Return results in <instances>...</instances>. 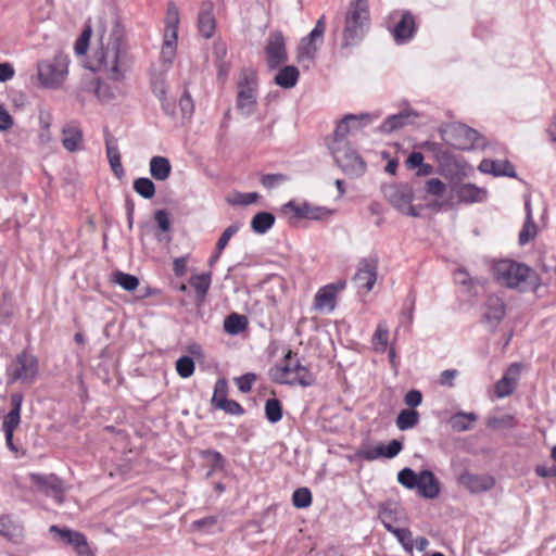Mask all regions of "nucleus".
<instances>
[{
  "label": "nucleus",
  "mask_w": 556,
  "mask_h": 556,
  "mask_svg": "<svg viewBox=\"0 0 556 556\" xmlns=\"http://www.w3.org/2000/svg\"><path fill=\"white\" fill-rule=\"evenodd\" d=\"M525 211L526 218L518 238L520 245H526L527 243H529L531 240L535 238L538 232L536 225L533 222L532 206L529 195L525 198Z\"/></svg>",
  "instance_id": "obj_27"
},
{
  "label": "nucleus",
  "mask_w": 556,
  "mask_h": 556,
  "mask_svg": "<svg viewBox=\"0 0 556 556\" xmlns=\"http://www.w3.org/2000/svg\"><path fill=\"white\" fill-rule=\"evenodd\" d=\"M257 377L253 372H247L238 378H236V384L240 392L249 393L252 390L253 383L256 381Z\"/></svg>",
  "instance_id": "obj_59"
},
{
  "label": "nucleus",
  "mask_w": 556,
  "mask_h": 556,
  "mask_svg": "<svg viewBox=\"0 0 556 556\" xmlns=\"http://www.w3.org/2000/svg\"><path fill=\"white\" fill-rule=\"evenodd\" d=\"M179 108L184 117L190 118L194 111L193 100L190 93L185 90L179 99Z\"/></svg>",
  "instance_id": "obj_60"
},
{
  "label": "nucleus",
  "mask_w": 556,
  "mask_h": 556,
  "mask_svg": "<svg viewBox=\"0 0 556 556\" xmlns=\"http://www.w3.org/2000/svg\"><path fill=\"white\" fill-rule=\"evenodd\" d=\"M488 427L494 430L511 429L517 426L515 417L510 414L493 416L488 419Z\"/></svg>",
  "instance_id": "obj_43"
},
{
  "label": "nucleus",
  "mask_w": 556,
  "mask_h": 556,
  "mask_svg": "<svg viewBox=\"0 0 556 556\" xmlns=\"http://www.w3.org/2000/svg\"><path fill=\"white\" fill-rule=\"evenodd\" d=\"M300 384L302 387H311L315 383V377L312 371L303 364L298 367L296 371L291 378L289 384Z\"/></svg>",
  "instance_id": "obj_45"
},
{
  "label": "nucleus",
  "mask_w": 556,
  "mask_h": 556,
  "mask_svg": "<svg viewBox=\"0 0 556 556\" xmlns=\"http://www.w3.org/2000/svg\"><path fill=\"white\" fill-rule=\"evenodd\" d=\"M520 372L521 366L519 364L515 363L509 366L506 374L495 384L497 397H506L515 391Z\"/></svg>",
  "instance_id": "obj_19"
},
{
  "label": "nucleus",
  "mask_w": 556,
  "mask_h": 556,
  "mask_svg": "<svg viewBox=\"0 0 556 556\" xmlns=\"http://www.w3.org/2000/svg\"><path fill=\"white\" fill-rule=\"evenodd\" d=\"M299 76L300 72L295 66L287 65L279 70L274 80L278 86L285 89H290L296 85Z\"/></svg>",
  "instance_id": "obj_33"
},
{
  "label": "nucleus",
  "mask_w": 556,
  "mask_h": 556,
  "mask_svg": "<svg viewBox=\"0 0 556 556\" xmlns=\"http://www.w3.org/2000/svg\"><path fill=\"white\" fill-rule=\"evenodd\" d=\"M212 280L211 273L193 275L189 279L190 286L195 290L197 296L203 300L210 289Z\"/></svg>",
  "instance_id": "obj_39"
},
{
  "label": "nucleus",
  "mask_w": 556,
  "mask_h": 556,
  "mask_svg": "<svg viewBox=\"0 0 556 556\" xmlns=\"http://www.w3.org/2000/svg\"><path fill=\"white\" fill-rule=\"evenodd\" d=\"M382 444H378L375 447H363L357 452V456L369 462L382 457Z\"/></svg>",
  "instance_id": "obj_61"
},
{
  "label": "nucleus",
  "mask_w": 556,
  "mask_h": 556,
  "mask_svg": "<svg viewBox=\"0 0 556 556\" xmlns=\"http://www.w3.org/2000/svg\"><path fill=\"white\" fill-rule=\"evenodd\" d=\"M257 199L258 194L256 192L237 193L231 200H229V203L232 205H250L256 202Z\"/></svg>",
  "instance_id": "obj_62"
},
{
  "label": "nucleus",
  "mask_w": 556,
  "mask_h": 556,
  "mask_svg": "<svg viewBox=\"0 0 556 556\" xmlns=\"http://www.w3.org/2000/svg\"><path fill=\"white\" fill-rule=\"evenodd\" d=\"M330 152L338 166L346 176L357 178L365 174V161L350 144L331 148Z\"/></svg>",
  "instance_id": "obj_7"
},
{
  "label": "nucleus",
  "mask_w": 556,
  "mask_h": 556,
  "mask_svg": "<svg viewBox=\"0 0 556 556\" xmlns=\"http://www.w3.org/2000/svg\"><path fill=\"white\" fill-rule=\"evenodd\" d=\"M0 535L18 543L22 539V528L14 523L10 517L3 516L0 518Z\"/></svg>",
  "instance_id": "obj_37"
},
{
  "label": "nucleus",
  "mask_w": 556,
  "mask_h": 556,
  "mask_svg": "<svg viewBox=\"0 0 556 556\" xmlns=\"http://www.w3.org/2000/svg\"><path fill=\"white\" fill-rule=\"evenodd\" d=\"M23 403V395L21 393H13L11 395V410L4 416L2 429L4 432H14L21 422V408Z\"/></svg>",
  "instance_id": "obj_26"
},
{
  "label": "nucleus",
  "mask_w": 556,
  "mask_h": 556,
  "mask_svg": "<svg viewBox=\"0 0 556 556\" xmlns=\"http://www.w3.org/2000/svg\"><path fill=\"white\" fill-rule=\"evenodd\" d=\"M239 229L240 224L233 223L223 231L216 243V250L218 251V254H222L224 249L227 247L229 240L239 231Z\"/></svg>",
  "instance_id": "obj_54"
},
{
  "label": "nucleus",
  "mask_w": 556,
  "mask_h": 556,
  "mask_svg": "<svg viewBox=\"0 0 556 556\" xmlns=\"http://www.w3.org/2000/svg\"><path fill=\"white\" fill-rule=\"evenodd\" d=\"M214 3L210 0L202 1L198 13V29L201 36L210 39L214 36L216 20L214 15Z\"/></svg>",
  "instance_id": "obj_15"
},
{
  "label": "nucleus",
  "mask_w": 556,
  "mask_h": 556,
  "mask_svg": "<svg viewBox=\"0 0 556 556\" xmlns=\"http://www.w3.org/2000/svg\"><path fill=\"white\" fill-rule=\"evenodd\" d=\"M402 443L397 440H392L387 446L382 444V456L387 458L395 457L402 451Z\"/></svg>",
  "instance_id": "obj_63"
},
{
  "label": "nucleus",
  "mask_w": 556,
  "mask_h": 556,
  "mask_svg": "<svg viewBox=\"0 0 556 556\" xmlns=\"http://www.w3.org/2000/svg\"><path fill=\"white\" fill-rule=\"evenodd\" d=\"M383 194L392 206L401 213L409 216H418L412 205L413 192L409 187L403 185H390L383 189Z\"/></svg>",
  "instance_id": "obj_8"
},
{
  "label": "nucleus",
  "mask_w": 556,
  "mask_h": 556,
  "mask_svg": "<svg viewBox=\"0 0 556 556\" xmlns=\"http://www.w3.org/2000/svg\"><path fill=\"white\" fill-rule=\"evenodd\" d=\"M317 50L318 47L316 43L302 39L296 53L298 63L306 70L309 68L314 63Z\"/></svg>",
  "instance_id": "obj_32"
},
{
  "label": "nucleus",
  "mask_w": 556,
  "mask_h": 556,
  "mask_svg": "<svg viewBox=\"0 0 556 556\" xmlns=\"http://www.w3.org/2000/svg\"><path fill=\"white\" fill-rule=\"evenodd\" d=\"M91 34V26L87 25L75 42L74 49L77 55H85L88 51Z\"/></svg>",
  "instance_id": "obj_53"
},
{
  "label": "nucleus",
  "mask_w": 556,
  "mask_h": 556,
  "mask_svg": "<svg viewBox=\"0 0 556 556\" xmlns=\"http://www.w3.org/2000/svg\"><path fill=\"white\" fill-rule=\"evenodd\" d=\"M445 190V184L439 178H430L425 184V191L430 195L441 197Z\"/></svg>",
  "instance_id": "obj_58"
},
{
  "label": "nucleus",
  "mask_w": 556,
  "mask_h": 556,
  "mask_svg": "<svg viewBox=\"0 0 556 556\" xmlns=\"http://www.w3.org/2000/svg\"><path fill=\"white\" fill-rule=\"evenodd\" d=\"M106 156L109 159L111 168L117 178H122L125 174L122 162L121 153L116 140L110 135L105 136Z\"/></svg>",
  "instance_id": "obj_28"
},
{
  "label": "nucleus",
  "mask_w": 556,
  "mask_h": 556,
  "mask_svg": "<svg viewBox=\"0 0 556 556\" xmlns=\"http://www.w3.org/2000/svg\"><path fill=\"white\" fill-rule=\"evenodd\" d=\"M38 374L37 358L27 353L22 352L18 354L8 367V382H21L30 384L35 381Z\"/></svg>",
  "instance_id": "obj_6"
},
{
  "label": "nucleus",
  "mask_w": 556,
  "mask_h": 556,
  "mask_svg": "<svg viewBox=\"0 0 556 556\" xmlns=\"http://www.w3.org/2000/svg\"><path fill=\"white\" fill-rule=\"evenodd\" d=\"M215 407L230 415L241 416L244 414L243 407L237 401L228 400L227 397H220Z\"/></svg>",
  "instance_id": "obj_49"
},
{
  "label": "nucleus",
  "mask_w": 556,
  "mask_h": 556,
  "mask_svg": "<svg viewBox=\"0 0 556 556\" xmlns=\"http://www.w3.org/2000/svg\"><path fill=\"white\" fill-rule=\"evenodd\" d=\"M194 362L190 356H181L176 362V370L181 378H189L194 372Z\"/></svg>",
  "instance_id": "obj_52"
},
{
  "label": "nucleus",
  "mask_w": 556,
  "mask_h": 556,
  "mask_svg": "<svg viewBox=\"0 0 556 556\" xmlns=\"http://www.w3.org/2000/svg\"><path fill=\"white\" fill-rule=\"evenodd\" d=\"M112 281L126 291H134L139 286V279L130 274L116 270L112 275Z\"/></svg>",
  "instance_id": "obj_42"
},
{
  "label": "nucleus",
  "mask_w": 556,
  "mask_h": 556,
  "mask_svg": "<svg viewBox=\"0 0 556 556\" xmlns=\"http://www.w3.org/2000/svg\"><path fill=\"white\" fill-rule=\"evenodd\" d=\"M419 421V414L415 409H403L397 415L396 427L402 430H408L414 428Z\"/></svg>",
  "instance_id": "obj_41"
},
{
  "label": "nucleus",
  "mask_w": 556,
  "mask_h": 556,
  "mask_svg": "<svg viewBox=\"0 0 556 556\" xmlns=\"http://www.w3.org/2000/svg\"><path fill=\"white\" fill-rule=\"evenodd\" d=\"M417 117V114L409 110H403L397 114L390 115L384 122L379 126L378 130L382 134H391L407 124L414 122Z\"/></svg>",
  "instance_id": "obj_25"
},
{
  "label": "nucleus",
  "mask_w": 556,
  "mask_h": 556,
  "mask_svg": "<svg viewBox=\"0 0 556 556\" xmlns=\"http://www.w3.org/2000/svg\"><path fill=\"white\" fill-rule=\"evenodd\" d=\"M248 327V318L238 313H231L225 318L224 330L226 333L236 336L243 332Z\"/></svg>",
  "instance_id": "obj_36"
},
{
  "label": "nucleus",
  "mask_w": 556,
  "mask_h": 556,
  "mask_svg": "<svg viewBox=\"0 0 556 556\" xmlns=\"http://www.w3.org/2000/svg\"><path fill=\"white\" fill-rule=\"evenodd\" d=\"M68 56L58 52L52 61H41L37 65L38 78L47 88H58L65 80L68 73Z\"/></svg>",
  "instance_id": "obj_4"
},
{
  "label": "nucleus",
  "mask_w": 556,
  "mask_h": 556,
  "mask_svg": "<svg viewBox=\"0 0 556 556\" xmlns=\"http://www.w3.org/2000/svg\"><path fill=\"white\" fill-rule=\"evenodd\" d=\"M283 208L286 212H292L298 218L309 219H319L321 217V212L324 211L320 207H313L308 203L298 204L293 201L288 202Z\"/></svg>",
  "instance_id": "obj_30"
},
{
  "label": "nucleus",
  "mask_w": 556,
  "mask_h": 556,
  "mask_svg": "<svg viewBox=\"0 0 556 556\" xmlns=\"http://www.w3.org/2000/svg\"><path fill=\"white\" fill-rule=\"evenodd\" d=\"M134 190L143 199H152L155 194V185L151 179L140 177L134 181Z\"/></svg>",
  "instance_id": "obj_44"
},
{
  "label": "nucleus",
  "mask_w": 556,
  "mask_h": 556,
  "mask_svg": "<svg viewBox=\"0 0 556 556\" xmlns=\"http://www.w3.org/2000/svg\"><path fill=\"white\" fill-rule=\"evenodd\" d=\"M419 473L417 475L413 469L406 467L399 471L397 481L408 490H415L418 485Z\"/></svg>",
  "instance_id": "obj_48"
},
{
  "label": "nucleus",
  "mask_w": 556,
  "mask_h": 556,
  "mask_svg": "<svg viewBox=\"0 0 556 556\" xmlns=\"http://www.w3.org/2000/svg\"><path fill=\"white\" fill-rule=\"evenodd\" d=\"M131 61L124 41V31L115 24L110 35H100L99 47L93 51L87 67L114 81L124 79Z\"/></svg>",
  "instance_id": "obj_1"
},
{
  "label": "nucleus",
  "mask_w": 556,
  "mask_h": 556,
  "mask_svg": "<svg viewBox=\"0 0 556 556\" xmlns=\"http://www.w3.org/2000/svg\"><path fill=\"white\" fill-rule=\"evenodd\" d=\"M29 478L42 493L51 496L58 504L64 502V484L58 476L33 472Z\"/></svg>",
  "instance_id": "obj_11"
},
{
  "label": "nucleus",
  "mask_w": 556,
  "mask_h": 556,
  "mask_svg": "<svg viewBox=\"0 0 556 556\" xmlns=\"http://www.w3.org/2000/svg\"><path fill=\"white\" fill-rule=\"evenodd\" d=\"M150 175L160 181L166 180L172 173V165L167 157L165 156H153L150 160L149 164Z\"/></svg>",
  "instance_id": "obj_31"
},
{
  "label": "nucleus",
  "mask_w": 556,
  "mask_h": 556,
  "mask_svg": "<svg viewBox=\"0 0 556 556\" xmlns=\"http://www.w3.org/2000/svg\"><path fill=\"white\" fill-rule=\"evenodd\" d=\"M459 482L471 493L489 491L495 484L494 478L489 475L478 476L469 472L463 473L459 478Z\"/></svg>",
  "instance_id": "obj_23"
},
{
  "label": "nucleus",
  "mask_w": 556,
  "mask_h": 556,
  "mask_svg": "<svg viewBox=\"0 0 556 556\" xmlns=\"http://www.w3.org/2000/svg\"><path fill=\"white\" fill-rule=\"evenodd\" d=\"M265 53L267 65L270 68H277L288 61L285 37L280 30L269 34L266 40Z\"/></svg>",
  "instance_id": "obj_9"
},
{
  "label": "nucleus",
  "mask_w": 556,
  "mask_h": 556,
  "mask_svg": "<svg viewBox=\"0 0 556 556\" xmlns=\"http://www.w3.org/2000/svg\"><path fill=\"white\" fill-rule=\"evenodd\" d=\"M237 109L243 116H250L256 109V75L253 71L244 70L238 80Z\"/></svg>",
  "instance_id": "obj_5"
},
{
  "label": "nucleus",
  "mask_w": 556,
  "mask_h": 556,
  "mask_svg": "<svg viewBox=\"0 0 556 556\" xmlns=\"http://www.w3.org/2000/svg\"><path fill=\"white\" fill-rule=\"evenodd\" d=\"M483 174H491L495 177L507 176L515 178L517 176L514 165L507 161L484 159L478 166Z\"/></svg>",
  "instance_id": "obj_21"
},
{
  "label": "nucleus",
  "mask_w": 556,
  "mask_h": 556,
  "mask_svg": "<svg viewBox=\"0 0 556 556\" xmlns=\"http://www.w3.org/2000/svg\"><path fill=\"white\" fill-rule=\"evenodd\" d=\"M422 395L418 390H410L404 396V402L408 407H417L421 404Z\"/></svg>",
  "instance_id": "obj_64"
},
{
  "label": "nucleus",
  "mask_w": 556,
  "mask_h": 556,
  "mask_svg": "<svg viewBox=\"0 0 556 556\" xmlns=\"http://www.w3.org/2000/svg\"><path fill=\"white\" fill-rule=\"evenodd\" d=\"M325 30H326V17H325V15H321L317 20L315 27L311 30V33L304 39L317 45V41H320V42L323 41Z\"/></svg>",
  "instance_id": "obj_55"
},
{
  "label": "nucleus",
  "mask_w": 556,
  "mask_h": 556,
  "mask_svg": "<svg viewBox=\"0 0 556 556\" xmlns=\"http://www.w3.org/2000/svg\"><path fill=\"white\" fill-rule=\"evenodd\" d=\"M478 416L475 413L459 412L454 414L450 419V425L454 431L463 432L472 429L473 422Z\"/></svg>",
  "instance_id": "obj_35"
},
{
  "label": "nucleus",
  "mask_w": 556,
  "mask_h": 556,
  "mask_svg": "<svg viewBox=\"0 0 556 556\" xmlns=\"http://www.w3.org/2000/svg\"><path fill=\"white\" fill-rule=\"evenodd\" d=\"M455 194L460 203H480L486 200L488 191L473 184H463L455 189Z\"/></svg>",
  "instance_id": "obj_24"
},
{
  "label": "nucleus",
  "mask_w": 556,
  "mask_h": 556,
  "mask_svg": "<svg viewBox=\"0 0 556 556\" xmlns=\"http://www.w3.org/2000/svg\"><path fill=\"white\" fill-rule=\"evenodd\" d=\"M50 532L58 535L63 542L72 545L79 555L88 553V543L83 533L67 528H60L58 526H51Z\"/></svg>",
  "instance_id": "obj_18"
},
{
  "label": "nucleus",
  "mask_w": 556,
  "mask_h": 556,
  "mask_svg": "<svg viewBox=\"0 0 556 556\" xmlns=\"http://www.w3.org/2000/svg\"><path fill=\"white\" fill-rule=\"evenodd\" d=\"M336 298L333 287L320 288L314 299V309L332 312L336 307Z\"/></svg>",
  "instance_id": "obj_29"
},
{
  "label": "nucleus",
  "mask_w": 556,
  "mask_h": 556,
  "mask_svg": "<svg viewBox=\"0 0 556 556\" xmlns=\"http://www.w3.org/2000/svg\"><path fill=\"white\" fill-rule=\"evenodd\" d=\"M453 146L459 150L483 149L485 147V139L477 130L463 124L453 128Z\"/></svg>",
  "instance_id": "obj_13"
},
{
  "label": "nucleus",
  "mask_w": 556,
  "mask_h": 556,
  "mask_svg": "<svg viewBox=\"0 0 556 556\" xmlns=\"http://www.w3.org/2000/svg\"><path fill=\"white\" fill-rule=\"evenodd\" d=\"M177 38L178 36H175L174 38L164 37L161 54L163 60L167 63H172L176 54Z\"/></svg>",
  "instance_id": "obj_56"
},
{
  "label": "nucleus",
  "mask_w": 556,
  "mask_h": 556,
  "mask_svg": "<svg viewBox=\"0 0 556 556\" xmlns=\"http://www.w3.org/2000/svg\"><path fill=\"white\" fill-rule=\"evenodd\" d=\"M493 271L496 280L509 289L526 290L538 282V275L533 269L511 260L496 262Z\"/></svg>",
  "instance_id": "obj_3"
},
{
  "label": "nucleus",
  "mask_w": 556,
  "mask_h": 556,
  "mask_svg": "<svg viewBox=\"0 0 556 556\" xmlns=\"http://www.w3.org/2000/svg\"><path fill=\"white\" fill-rule=\"evenodd\" d=\"M377 280V261L372 258H363L359 264L357 271L353 277V281L358 289H363L365 292L371 291Z\"/></svg>",
  "instance_id": "obj_14"
},
{
  "label": "nucleus",
  "mask_w": 556,
  "mask_h": 556,
  "mask_svg": "<svg viewBox=\"0 0 556 556\" xmlns=\"http://www.w3.org/2000/svg\"><path fill=\"white\" fill-rule=\"evenodd\" d=\"M275 216L269 212H260L251 220V228L255 233H266L275 224Z\"/></svg>",
  "instance_id": "obj_38"
},
{
  "label": "nucleus",
  "mask_w": 556,
  "mask_h": 556,
  "mask_svg": "<svg viewBox=\"0 0 556 556\" xmlns=\"http://www.w3.org/2000/svg\"><path fill=\"white\" fill-rule=\"evenodd\" d=\"M265 416L271 424H276L282 418V407L279 400L273 397L268 399L265 403Z\"/></svg>",
  "instance_id": "obj_46"
},
{
  "label": "nucleus",
  "mask_w": 556,
  "mask_h": 556,
  "mask_svg": "<svg viewBox=\"0 0 556 556\" xmlns=\"http://www.w3.org/2000/svg\"><path fill=\"white\" fill-rule=\"evenodd\" d=\"M421 497L433 500L440 494V483L431 470L419 472L418 485L416 486Z\"/></svg>",
  "instance_id": "obj_22"
},
{
  "label": "nucleus",
  "mask_w": 556,
  "mask_h": 556,
  "mask_svg": "<svg viewBox=\"0 0 556 556\" xmlns=\"http://www.w3.org/2000/svg\"><path fill=\"white\" fill-rule=\"evenodd\" d=\"M389 341V328L386 321L378 324L371 343L377 352H384Z\"/></svg>",
  "instance_id": "obj_40"
},
{
  "label": "nucleus",
  "mask_w": 556,
  "mask_h": 556,
  "mask_svg": "<svg viewBox=\"0 0 556 556\" xmlns=\"http://www.w3.org/2000/svg\"><path fill=\"white\" fill-rule=\"evenodd\" d=\"M370 27V11L368 0H353L350 2L344 16L341 48L357 46L366 36Z\"/></svg>",
  "instance_id": "obj_2"
},
{
  "label": "nucleus",
  "mask_w": 556,
  "mask_h": 556,
  "mask_svg": "<svg viewBox=\"0 0 556 556\" xmlns=\"http://www.w3.org/2000/svg\"><path fill=\"white\" fill-rule=\"evenodd\" d=\"M387 531L392 533L406 551H412L413 539H412V532L408 529L395 528L392 525H388Z\"/></svg>",
  "instance_id": "obj_47"
},
{
  "label": "nucleus",
  "mask_w": 556,
  "mask_h": 556,
  "mask_svg": "<svg viewBox=\"0 0 556 556\" xmlns=\"http://www.w3.org/2000/svg\"><path fill=\"white\" fill-rule=\"evenodd\" d=\"M372 117L370 114H348L345 115L337 125L336 130L333 132L332 141L329 143V149L349 146L348 136L351 131V123H358L359 125H368L371 123Z\"/></svg>",
  "instance_id": "obj_10"
},
{
  "label": "nucleus",
  "mask_w": 556,
  "mask_h": 556,
  "mask_svg": "<svg viewBox=\"0 0 556 556\" xmlns=\"http://www.w3.org/2000/svg\"><path fill=\"white\" fill-rule=\"evenodd\" d=\"M179 10L174 2H168L167 11L165 16V33L164 37L174 38L178 36V27H179Z\"/></svg>",
  "instance_id": "obj_34"
},
{
  "label": "nucleus",
  "mask_w": 556,
  "mask_h": 556,
  "mask_svg": "<svg viewBox=\"0 0 556 556\" xmlns=\"http://www.w3.org/2000/svg\"><path fill=\"white\" fill-rule=\"evenodd\" d=\"M62 144L68 152L84 149V134L75 122L66 124L62 129Z\"/></svg>",
  "instance_id": "obj_20"
},
{
  "label": "nucleus",
  "mask_w": 556,
  "mask_h": 556,
  "mask_svg": "<svg viewBox=\"0 0 556 556\" xmlns=\"http://www.w3.org/2000/svg\"><path fill=\"white\" fill-rule=\"evenodd\" d=\"M506 315V305L502 298L489 295L483 304L482 321L491 331H495Z\"/></svg>",
  "instance_id": "obj_12"
},
{
  "label": "nucleus",
  "mask_w": 556,
  "mask_h": 556,
  "mask_svg": "<svg viewBox=\"0 0 556 556\" xmlns=\"http://www.w3.org/2000/svg\"><path fill=\"white\" fill-rule=\"evenodd\" d=\"M292 503L296 508H306L312 504V493L307 488H299L292 494Z\"/></svg>",
  "instance_id": "obj_50"
},
{
  "label": "nucleus",
  "mask_w": 556,
  "mask_h": 556,
  "mask_svg": "<svg viewBox=\"0 0 556 556\" xmlns=\"http://www.w3.org/2000/svg\"><path fill=\"white\" fill-rule=\"evenodd\" d=\"M288 179H289L288 176L285 174H279V173L266 174V175L262 176L261 184L266 189H273V188L279 186L280 184L286 182Z\"/></svg>",
  "instance_id": "obj_57"
},
{
  "label": "nucleus",
  "mask_w": 556,
  "mask_h": 556,
  "mask_svg": "<svg viewBox=\"0 0 556 556\" xmlns=\"http://www.w3.org/2000/svg\"><path fill=\"white\" fill-rule=\"evenodd\" d=\"M397 505L393 502H386L381 504L379 509V519L381 520L383 527L387 529L388 525H392V521L395 519L394 515L396 513Z\"/></svg>",
  "instance_id": "obj_51"
},
{
  "label": "nucleus",
  "mask_w": 556,
  "mask_h": 556,
  "mask_svg": "<svg viewBox=\"0 0 556 556\" xmlns=\"http://www.w3.org/2000/svg\"><path fill=\"white\" fill-rule=\"evenodd\" d=\"M416 31L415 17L410 12H402L400 21L394 25L392 35L397 45L408 42Z\"/></svg>",
  "instance_id": "obj_17"
},
{
  "label": "nucleus",
  "mask_w": 556,
  "mask_h": 556,
  "mask_svg": "<svg viewBox=\"0 0 556 556\" xmlns=\"http://www.w3.org/2000/svg\"><path fill=\"white\" fill-rule=\"evenodd\" d=\"M302 364L298 358H294L292 351H288L281 365L270 370V377L274 381L280 384H288L291 381L292 376L296 371L298 367Z\"/></svg>",
  "instance_id": "obj_16"
}]
</instances>
